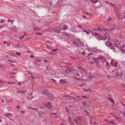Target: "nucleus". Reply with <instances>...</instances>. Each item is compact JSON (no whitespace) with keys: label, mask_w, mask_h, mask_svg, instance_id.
Returning <instances> with one entry per match:
<instances>
[{"label":"nucleus","mask_w":125,"mask_h":125,"mask_svg":"<svg viewBox=\"0 0 125 125\" xmlns=\"http://www.w3.org/2000/svg\"><path fill=\"white\" fill-rule=\"evenodd\" d=\"M104 58V57L103 56H100L99 57V59L100 60H103Z\"/></svg>","instance_id":"2f4dec72"},{"label":"nucleus","mask_w":125,"mask_h":125,"mask_svg":"<svg viewBox=\"0 0 125 125\" xmlns=\"http://www.w3.org/2000/svg\"><path fill=\"white\" fill-rule=\"evenodd\" d=\"M31 75H32L31 76V78H32V79H34V80L35 79V77H34L32 75V74Z\"/></svg>","instance_id":"c03bdc74"},{"label":"nucleus","mask_w":125,"mask_h":125,"mask_svg":"<svg viewBox=\"0 0 125 125\" xmlns=\"http://www.w3.org/2000/svg\"><path fill=\"white\" fill-rule=\"evenodd\" d=\"M42 94H43L46 95H47L49 94L48 92H45V91H43L42 93Z\"/></svg>","instance_id":"ddd939ff"},{"label":"nucleus","mask_w":125,"mask_h":125,"mask_svg":"<svg viewBox=\"0 0 125 125\" xmlns=\"http://www.w3.org/2000/svg\"><path fill=\"white\" fill-rule=\"evenodd\" d=\"M20 106H19L18 105L16 106L17 108V109H19L20 108Z\"/></svg>","instance_id":"338daca9"},{"label":"nucleus","mask_w":125,"mask_h":125,"mask_svg":"<svg viewBox=\"0 0 125 125\" xmlns=\"http://www.w3.org/2000/svg\"><path fill=\"white\" fill-rule=\"evenodd\" d=\"M104 36L101 35H99L97 37V39L99 40H103Z\"/></svg>","instance_id":"f03ea898"},{"label":"nucleus","mask_w":125,"mask_h":125,"mask_svg":"<svg viewBox=\"0 0 125 125\" xmlns=\"http://www.w3.org/2000/svg\"><path fill=\"white\" fill-rule=\"evenodd\" d=\"M68 27L65 25H64L63 27V30L64 31L68 29Z\"/></svg>","instance_id":"6ab92c4d"},{"label":"nucleus","mask_w":125,"mask_h":125,"mask_svg":"<svg viewBox=\"0 0 125 125\" xmlns=\"http://www.w3.org/2000/svg\"><path fill=\"white\" fill-rule=\"evenodd\" d=\"M62 2V0H60L56 4V6H60Z\"/></svg>","instance_id":"9b49d317"},{"label":"nucleus","mask_w":125,"mask_h":125,"mask_svg":"<svg viewBox=\"0 0 125 125\" xmlns=\"http://www.w3.org/2000/svg\"><path fill=\"white\" fill-rule=\"evenodd\" d=\"M63 34V35L68 36V34L66 32L64 31H63L62 33Z\"/></svg>","instance_id":"a211bd4d"},{"label":"nucleus","mask_w":125,"mask_h":125,"mask_svg":"<svg viewBox=\"0 0 125 125\" xmlns=\"http://www.w3.org/2000/svg\"><path fill=\"white\" fill-rule=\"evenodd\" d=\"M30 57H31V58H34V56H33V55H30Z\"/></svg>","instance_id":"69168bd1"},{"label":"nucleus","mask_w":125,"mask_h":125,"mask_svg":"<svg viewBox=\"0 0 125 125\" xmlns=\"http://www.w3.org/2000/svg\"><path fill=\"white\" fill-rule=\"evenodd\" d=\"M51 80H52L53 81V82H56V81L55 79H52Z\"/></svg>","instance_id":"680f3d73"},{"label":"nucleus","mask_w":125,"mask_h":125,"mask_svg":"<svg viewBox=\"0 0 125 125\" xmlns=\"http://www.w3.org/2000/svg\"><path fill=\"white\" fill-rule=\"evenodd\" d=\"M36 61L37 62H40L41 61V60L40 59H38L36 60Z\"/></svg>","instance_id":"58836bf2"},{"label":"nucleus","mask_w":125,"mask_h":125,"mask_svg":"<svg viewBox=\"0 0 125 125\" xmlns=\"http://www.w3.org/2000/svg\"><path fill=\"white\" fill-rule=\"evenodd\" d=\"M4 21L3 20L1 19L0 20V22L1 23H3L4 22Z\"/></svg>","instance_id":"79ce46f5"},{"label":"nucleus","mask_w":125,"mask_h":125,"mask_svg":"<svg viewBox=\"0 0 125 125\" xmlns=\"http://www.w3.org/2000/svg\"><path fill=\"white\" fill-rule=\"evenodd\" d=\"M117 62H115L114 64V66L116 67L117 66Z\"/></svg>","instance_id":"37998d69"},{"label":"nucleus","mask_w":125,"mask_h":125,"mask_svg":"<svg viewBox=\"0 0 125 125\" xmlns=\"http://www.w3.org/2000/svg\"><path fill=\"white\" fill-rule=\"evenodd\" d=\"M108 40H109L110 39V35L109 34H108Z\"/></svg>","instance_id":"4d7b16f0"},{"label":"nucleus","mask_w":125,"mask_h":125,"mask_svg":"<svg viewBox=\"0 0 125 125\" xmlns=\"http://www.w3.org/2000/svg\"><path fill=\"white\" fill-rule=\"evenodd\" d=\"M81 69L84 71L86 73H88V72H87V70H86L84 68H82Z\"/></svg>","instance_id":"b1692460"},{"label":"nucleus","mask_w":125,"mask_h":125,"mask_svg":"<svg viewBox=\"0 0 125 125\" xmlns=\"http://www.w3.org/2000/svg\"><path fill=\"white\" fill-rule=\"evenodd\" d=\"M73 43L74 44H75L77 46V45H79L76 42H73Z\"/></svg>","instance_id":"09e8293b"},{"label":"nucleus","mask_w":125,"mask_h":125,"mask_svg":"<svg viewBox=\"0 0 125 125\" xmlns=\"http://www.w3.org/2000/svg\"><path fill=\"white\" fill-rule=\"evenodd\" d=\"M7 45L9 47H10V44L9 43H7Z\"/></svg>","instance_id":"e2e57ef3"},{"label":"nucleus","mask_w":125,"mask_h":125,"mask_svg":"<svg viewBox=\"0 0 125 125\" xmlns=\"http://www.w3.org/2000/svg\"><path fill=\"white\" fill-rule=\"evenodd\" d=\"M83 31L84 32H85L88 35L89 34V32L88 31H86V30H83Z\"/></svg>","instance_id":"393cba45"},{"label":"nucleus","mask_w":125,"mask_h":125,"mask_svg":"<svg viewBox=\"0 0 125 125\" xmlns=\"http://www.w3.org/2000/svg\"><path fill=\"white\" fill-rule=\"evenodd\" d=\"M112 44L111 42H110L108 44V45H107V46L109 47L110 46H112Z\"/></svg>","instance_id":"a878e982"},{"label":"nucleus","mask_w":125,"mask_h":125,"mask_svg":"<svg viewBox=\"0 0 125 125\" xmlns=\"http://www.w3.org/2000/svg\"><path fill=\"white\" fill-rule=\"evenodd\" d=\"M15 83L14 82H9L7 83V84H15Z\"/></svg>","instance_id":"cd10ccee"},{"label":"nucleus","mask_w":125,"mask_h":125,"mask_svg":"<svg viewBox=\"0 0 125 125\" xmlns=\"http://www.w3.org/2000/svg\"><path fill=\"white\" fill-rule=\"evenodd\" d=\"M83 91L84 92H88L89 91H90L91 90V89H89L86 90L85 89H83Z\"/></svg>","instance_id":"5701e85b"},{"label":"nucleus","mask_w":125,"mask_h":125,"mask_svg":"<svg viewBox=\"0 0 125 125\" xmlns=\"http://www.w3.org/2000/svg\"><path fill=\"white\" fill-rule=\"evenodd\" d=\"M69 72L70 73H73V71L71 70L70 68H69Z\"/></svg>","instance_id":"a19ab883"},{"label":"nucleus","mask_w":125,"mask_h":125,"mask_svg":"<svg viewBox=\"0 0 125 125\" xmlns=\"http://www.w3.org/2000/svg\"><path fill=\"white\" fill-rule=\"evenodd\" d=\"M63 97L65 98V99L68 100L72 98L71 96L68 95H63Z\"/></svg>","instance_id":"39448f33"},{"label":"nucleus","mask_w":125,"mask_h":125,"mask_svg":"<svg viewBox=\"0 0 125 125\" xmlns=\"http://www.w3.org/2000/svg\"><path fill=\"white\" fill-rule=\"evenodd\" d=\"M122 52L123 53H125V49H122Z\"/></svg>","instance_id":"6e6d98bb"},{"label":"nucleus","mask_w":125,"mask_h":125,"mask_svg":"<svg viewBox=\"0 0 125 125\" xmlns=\"http://www.w3.org/2000/svg\"><path fill=\"white\" fill-rule=\"evenodd\" d=\"M38 115L40 117H42L44 116V113L43 112H39Z\"/></svg>","instance_id":"7ed1b4c3"},{"label":"nucleus","mask_w":125,"mask_h":125,"mask_svg":"<svg viewBox=\"0 0 125 125\" xmlns=\"http://www.w3.org/2000/svg\"><path fill=\"white\" fill-rule=\"evenodd\" d=\"M21 90H18L16 92V93L17 94H19L20 92L21 93Z\"/></svg>","instance_id":"ea45409f"},{"label":"nucleus","mask_w":125,"mask_h":125,"mask_svg":"<svg viewBox=\"0 0 125 125\" xmlns=\"http://www.w3.org/2000/svg\"><path fill=\"white\" fill-rule=\"evenodd\" d=\"M33 30L34 31H39L40 30V29L38 27L34 28H33Z\"/></svg>","instance_id":"f3484780"},{"label":"nucleus","mask_w":125,"mask_h":125,"mask_svg":"<svg viewBox=\"0 0 125 125\" xmlns=\"http://www.w3.org/2000/svg\"><path fill=\"white\" fill-rule=\"evenodd\" d=\"M12 99H11L10 100V101H9L7 99L6 100V102L7 103H10L12 101Z\"/></svg>","instance_id":"c9c22d12"},{"label":"nucleus","mask_w":125,"mask_h":125,"mask_svg":"<svg viewBox=\"0 0 125 125\" xmlns=\"http://www.w3.org/2000/svg\"><path fill=\"white\" fill-rule=\"evenodd\" d=\"M16 54H17L19 56L21 55V53H18V52H16Z\"/></svg>","instance_id":"052dcab7"},{"label":"nucleus","mask_w":125,"mask_h":125,"mask_svg":"<svg viewBox=\"0 0 125 125\" xmlns=\"http://www.w3.org/2000/svg\"><path fill=\"white\" fill-rule=\"evenodd\" d=\"M27 33L25 32L23 35L21 36L20 37V39L21 40H22L25 36H26L27 35Z\"/></svg>","instance_id":"9d476101"},{"label":"nucleus","mask_w":125,"mask_h":125,"mask_svg":"<svg viewBox=\"0 0 125 125\" xmlns=\"http://www.w3.org/2000/svg\"><path fill=\"white\" fill-rule=\"evenodd\" d=\"M82 104L84 105H86V103L85 101H83L82 102Z\"/></svg>","instance_id":"473e14b6"},{"label":"nucleus","mask_w":125,"mask_h":125,"mask_svg":"<svg viewBox=\"0 0 125 125\" xmlns=\"http://www.w3.org/2000/svg\"><path fill=\"white\" fill-rule=\"evenodd\" d=\"M106 67H108V66L109 65V63H108V62H107L106 63Z\"/></svg>","instance_id":"49530a36"},{"label":"nucleus","mask_w":125,"mask_h":125,"mask_svg":"<svg viewBox=\"0 0 125 125\" xmlns=\"http://www.w3.org/2000/svg\"><path fill=\"white\" fill-rule=\"evenodd\" d=\"M48 98L49 99L53 100L54 99V97L53 95H50L48 96Z\"/></svg>","instance_id":"6e6552de"},{"label":"nucleus","mask_w":125,"mask_h":125,"mask_svg":"<svg viewBox=\"0 0 125 125\" xmlns=\"http://www.w3.org/2000/svg\"><path fill=\"white\" fill-rule=\"evenodd\" d=\"M58 50V49L56 48L55 49L52 50V51L54 52H56Z\"/></svg>","instance_id":"f704fd0d"},{"label":"nucleus","mask_w":125,"mask_h":125,"mask_svg":"<svg viewBox=\"0 0 125 125\" xmlns=\"http://www.w3.org/2000/svg\"><path fill=\"white\" fill-rule=\"evenodd\" d=\"M69 68H67L65 70V73L67 74H68L69 72Z\"/></svg>","instance_id":"aec40b11"},{"label":"nucleus","mask_w":125,"mask_h":125,"mask_svg":"<svg viewBox=\"0 0 125 125\" xmlns=\"http://www.w3.org/2000/svg\"><path fill=\"white\" fill-rule=\"evenodd\" d=\"M27 108L29 109H34V110H36V108H33L31 107L30 106H28V107Z\"/></svg>","instance_id":"412c9836"},{"label":"nucleus","mask_w":125,"mask_h":125,"mask_svg":"<svg viewBox=\"0 0 125 125\" xmlns=\"http://www.w3.org/2000/svg\"><path fill=\"white\" fill-rule=\"evenodd\" d=\"M97 65V67L99 68H101V66L99 64V63H97L96 64Z\"/></svg>","instance_id":"bb28decb"},{"label":"nucleus","mask_w":125,"mask_h":125,"mask_svg":"<svg viewBox=\"0 0 125 125\" xmlns=\"http://www.w3.org/2000/svg\"><path fill=\"white\" fill-rule=\"evenodd\" d=\"M77 42L80 44L81 46H83L84 45V42L81 41L77 39Z\"/></svg>","instance_id":"20e7f679"},{"label":"nucleus","mask_w":125,"mask_h":125,"mask_svg":"<svg viewBox=\"0 0 125 125\" xmlns=\"http://www.w3.org/2000/svg\"><path fill=\"white\" fill-rule=\"evenodd\" d=\"M99 59V58H97V59L95 60V63H96V64L97 63H99V62L98 61V60Z\"/></svg>","instance_id":"e433bc0d"},{"label":"nucleus","mask_w":125,"mask_h":125,"mask_svg":"<svg viewBox=\"0 0 125 125\" xmlns=\"http://www.w3.org/2000/svg\"><path fill=\"white\" fill-rule=\"evenodd\" d=\"M95 35L97 36V37L99 35V34L96 32H95Z\"/></svg>","instance_id":"de8ad7c7"},{"label":"nucleus","mask_w":125,"mask_h":125,"mask_svg":"<svg viewBox=\"0 0 125 125\" xmlns=\"http://www.w3.org/2000/svg\"><path fill=\"white\" fill-rule=\"evenodd\" d=\"M51 106V104L49 102H47V104L46 105V106L47 108H50Z\"/></svg>","instance_id":"1a4fd4ad"},{"label":"nucleus","mask_w":125,"mask_h":125,"mask_svg":"<svg viewBox=\"0 0 125 125\" xmlns=\"http://www.w3.org/2000/svg\"><path fill=\"white\" fill-rule=\"evenodd\" d=\"M109 19H107V21H109L111 20V18L110 17H109Z\"/></svg>","instance_id":"a18cd8bd"},{"label":"nucleus","mask_w":125,"mask_h":125,"mask_svg":"<svg viewBox=\"0 0 125 125\" xmlns=\"http://www.w3.org/2000/svg\"><path fill=\"white\" fill-rule=\"evenodd\" d=\"M105 2L106 3H108L110 5H112L114 7L115 6L114 4H113V3H112L108 1H105Z\"/></svg>","instance_id":"f8f14e48"},{"label":"nucleus","mask_w":125,"mask_h":125,"mask_svg":"<svg viewBox=\"0 0 125 125\" xmlns=\"http://www.w3.org/2000/svg\"><path fill=\"white\" fill-rule=\"evenodd\" d=\"M77 67L79 69H81L82 68V67H81L79 66H77Z\"/></svg>","instance_id":"603ef678"},{"label":"nucleus","mask_w":125,"mask_h":125,"mask_svg":"<svg viewBox=\"0 0 125 125\" xmlns=\"http://www.w3.org/2000/svg\"><path fill=\"white\" fill-rule=\"evenodd\" d=\"M97 30H99L100 31H102V29H101L99 27H98V28L97 29Z\"/></svg>","instance_id":"5fc2aeb1"},{"label":"nucleus","mask_w":125,"mask_h":125,"mask_svg":"<svg viewBox=\"0 0 125 125\" xmlns=\"http://www.w3.org/2000/svg\"><path fill=\"white\" fill-rule=\"evenodd\" d=\"M12 55H13V56H15V57H17V55H16V53H10Z\"/></svg>","instance_id":"7c9ffc66"},{"label":"nucleus","mask_w":125,"mask_h":125,"mask_svg":"<svg viewBox=\"0 0 125 125\" xmlns=\"http://www.w3.org/2000/svg\"><path fill=\"white\" fill-rule=\"evenodd\" d=\"M78 26H79V27H80V28H83V26H81V25H78Z\"/></svg>","instance_id":"774afa93"},{"label":"nucleus","mask_w":125,"mask_h":125,"mask_svg":"<svg viewBox=\"0 0 125 125\" xmlns=\"http://www.w3.org/2000/svg\"><path fill=\"white\" fill-rule=\"evenodd\" d=\"M9 64L10 65H11V66H13V67H14V64H12L11 63H9Z\"/></svg>","instance_id":"8fccbe9b"},{"label":"nucleus","mask_w":125,"mask_h":125,"mask_svg":"<svg viewBox=\"0 0 125 125\" xmlns=\"http://www.w3.org/2000/svg\"><path fill=\"white\" fill-rule=\"evenodd\" d=\"M18 7H19L20 9H22L24 8V7L23 6H22L21 7H20V6H18Z\"/></svg>","instance_id":"4c0bfd02"},{"label":"nucleus","mask_w":125,"mask_h":125,"mask_svg":"<svg viewBox=\"0 0 125 125\" xmlns=\"http://www.w3.org/2000/svg\"><path fill=\"white\" fill-rule=\"evenodd\" d=\"M61 32V30H54V32L57 33H60Z\"/></svg>","instance_id":"4468645a"},{"label":"nucleus","mask_w":125,"mask_h":125,"mask_svg":"<svg viewBox=\"0 0 125 125\" xmlns=\"http://www.w3.org/2000/svg\"><path fill=\"white\" fill-rule=\"evenodd\" d=\"M75 74H76V75L77 76H80V74L78 73H75Z\"/></svg>","instance_id":"0e129e2a"},{"label":"nucleus","mask_w":125,"mask_h":125,"mask_svg":"<svg viewBox=\"0 0 125 125\" xmlns=\"http://www.w3.org/2000/svg\"><path fill=\"white\" fill-rule=\"evenodd\" d=\"M91 2L93 4L95 3H96L98 1V0H91Z\"/></svg>","instance_id":"2eb2a0df"},{"label":"nucleus","mask_w":125,"mask_h":125,"mask_svg":"<svg viewBox=\"0 0 125 125\" xmlns=\"http://www.w3.org/2000/svg\"><path fill=\"white\" fill-rule=\"evenodd\" d=\"M5 116H6L7 117L9 118L10 120H11V119L8 116V115L7 114H5Z\"/></svg>","instance_id":"864d4df0"},{"label":"nucleus","mask_w":125,"mask_h":125,"mask_svg":"<svg viewBox=\"0 0 125 125\" xmlns=\"http://www.w3.org/2000/svg\"><path fill=\"white\" fill-rule=\"evenodd\" d=\"M27 91V90H21V94H23L24 93L26 92Z\"/></svg>","instance_id":"dca6fc26"},{"label":"nucleus","mask_w":125,"mask_h":125,"mask_svg":"<svg viewBox=\"0 0 125 125\" xmlns=\"http://www.w3.org/2000/svg\"><path fill=\"white\" fill-rule=\"evenodd\" d=\"M108 99H109V101L111 102V103H113L114 104H115L114 103V102L113 100L111 99V98H108Z\"/></svg>","instance_id":"4be33fe9"},{"label":"nucleus","mask_w":125,"mask_h":125,"mask_svg":"<svg viewBox=\"0 0 125 125\" xmlns=\"http://www.w3.org/2000/svg\"><path fill=\"white\" fill-rule=\"evenodd\" d=\"M9 29L10 30H11L13 31H17L18 30V29L17 28H16L15 26H14L11 27Z\"/></svg>","instance_id":"423d86ee"},{"label":"nucleus","mask_w":125,"mask_h":125,"mask_svg":"<svg viewBox=\"0 0 125 125\" xmlns=\"http://www.w3.org/2000/svg\"><path fill=\"white\" fill-rule=\"evenodd\" d=\"M8 21L12 23V24L13 22V21L12 20H10V19H8Z\"/></svg>","instance_id":"c756f323"},{"label":"nucleus","mask_w":125,"mask_h":125,"mask_svg":"<svg viewBox=\"0 0 125 125\" xmlns=\"http://www.w3.org/2000/svg\"><path fill=\"white\" fill-rule=\"evenodd\" d=\"M105 38L104 37L103 40H105L107 38V35L106 34H105Z\"/></svg>","instance_id":"72a5a7b5"},{"label":"nucleus","mask_w":125,"mask_h":125,"mask_svg":"<svg viewBox=\"0 0 125 125\" xmlns=\"http://www.w3.org/2000/svg\"><path fill=\"white\" fill-rule=\"evenodd\" d=\"M25 111H21V113L22 114H24L25 113Z\"/></svg>","instance_id":"3c124183"},{"label":"nucleus","mask_w":125,"mask_h":125,"mask_svg":"<svg viewBox=\"0 0 125 125\" xmlns=\"http://www.w3.org/2000/svg\"><path fill=\"white\" fill-rule=\"evenodd\" d=\"M106 76L108 79L110 78V76L109 75H107Z\"/></svg>","instance_id":"bf43d9fd"},{"label":"nucleus","mask_w":125,"mask_h":125,"mask_svg":"<svg viewBox=\"0 0 125 125\" xmlns=\"http://www.w3.org/2000/svg\"><path fill=\"white\" fill-rule=\"evenodd\" d=\"M67 82L65 79H61L59 81V83H66Z\"/></svg>","instance_id":"0eeeda50"},{"label":"nucleus","mask_w":125,"mask_h":125,"mask_svg":"<svg viewBox=\"0 0 125 125\" xmlns=\"http://www.w3.org/2000/svg\"><path fill=\"white\" fill-rule=\"evenodd\" d=\"M113 43L114 44L113 46H111L110 47V49L112 50L114 52H118V50L115 48V47L116 48L118 47V46L117 44L115 42H114Z\"/></svg>","instance_id":"f257e3e1"},{"label":"nucleus","mask_w":125,"mask_h":125,"mask_svg":"<svg viewBox=\"0 0 125 125\" xmlns=\"http://www.w3.org/2000/svg\"><path fill=\"white\" fill-rule=\"evenodd\" d=\"M107 123L108 124H109V123L110 124H113V125H114L115 124V123H114L112 121H111L110 122H108Z\"/></svg>","instance_id":"c85d7f7f"},{"label":"nucleus","mask_w":125,"mask_h":125,"mask_svg":"<svg viewBox=\"0 0 125 125\" xmlns=\"http://www.w3.org/2000/svg\"><path fill=\"white\" fill-rule=\"evenodd\" d=\"M11 74H15L16 73L15 72H12L10 73Z\"/></svg>","instance_id":"13d9d810"}]
</instances>
